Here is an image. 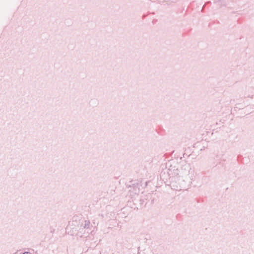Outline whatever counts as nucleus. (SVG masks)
<instances>
[{"label": "nucleus", "instance_id": "1", "mask_svg": "<svg viewBox=\"0 0 254 254\" xmlns=\"http://www.w3.org/2000/svg\"><path fill=\"white\" fill-rule=\"evenodd\" d=\"M190 168L188 164H185L181 169L178 168H175V167H172L171 169H169V172L168 174L169 175H172V176H176L180 177H183L184 175H187L190 172Z\"/></svg>", "mask_w": 254, "mask_h": 254}, {"label": "nucleus", "instance_id": "2", "mask_svg": "<svg viewBox=\"0 0 254 254\" xmlns=\"http://www.w3.org/2000/svg\"><path fill=\"white\" fill-rule=\"evenodd\" d=\"M90 222L89 220L84 221V223H82L81 226L83 227L84 229H88L89 227Z\"/></svg>", "mask_w": 254, "mask_h": 254}, {"label": "nucleus", "instance_id": "3", "mask_svg": "<svg viewBox=\"0 0 254 254\" xmlns=\"http://www.w3.org/2000/svg\"><path fill=\"white\" fill-rule=\"evenodd\" d=\"M23 254H31L29 252H25L24 253H23Z\"/></svg>", "mask_w": 254, "mask_h": 254}]
</instances>
